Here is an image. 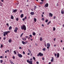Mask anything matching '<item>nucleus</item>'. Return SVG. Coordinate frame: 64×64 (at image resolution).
I'll return each mask as SVG.
<instances>
[{
	"instance_id": "30",
	"label": "nucleus",
	"mask_w": 64,
	"mask_h": 64,
	"mask_svg": "<svg viewBox=\"0 0 64 64\" xmlns=\"http://www.w3.org/2000/svg\"><path fill=\"white\" fill-rule=\"evenodd\" d=\"M33 59L34 60H35V58L34 56H33Z\"/></svg>"
},
{
	"instance_id": "3",
	"label": "nucleus",
	"mask_w": 64,
	"mask_h": 64,
	"mask_svg": "<svg viewBox=\"0 0 64 64\" xmlns=\"http://www.w3.org/2000/svg\"><path fill=\"white\" fill-rule=\"evenodd\" d=\"M9 32V31L5 32H3L4 36H5L6 35H7L8 33Z\"/></svg>"
},
{
	"instance_id": "35",
	"label": "nucleus",
	"mask_w": 64,
	"mask_h": 64,
	"mask_svg": "<svg viewBox=\"0 0 64 64\" xmlns=\"http://www.w3.org/2000/svg\"><path fill=\"white\" fill-rule=\"evenodd\" d=\"M28 51L29 52H30V53H31V51L29 49H28Z\"/></svg>"
},
{
	"instance_id": "10",
	"label": "nucleus",
	"mask_w": 64,
	"mask_h": 64,
	"mask_svg": "<svg viewBox=\"0 0 64 64\" xmlns=\"http://www.w3.org/2000/svg\"><path fill=\"white\" fill-rule=\"evenodd\" d=\"M30 14L32 15H33L34 14V12H30Z\"/></svg>"
},
{
	"instance_id": "23",
	"label": "nucleus",
	"mask_w": 64,
	"mask_h": 64,
	"mask_svg": "<svg viewBox=\"0 0 64 64\" xmlns=\"http://www.w3.org/2000/svg\"><path fill=\"white\" fill-rule=\"evenodd\" d=\"M32 34H33V35L35 36V35H36V34L35 32H33L32 33Z\"/></svg>"
},
{
	"instance_id": "26",
	"label": "nucleus",
	"mask_w": 64,
	"mask_h": 64,
	"mask_svg": "<svg viewBox=\"0 0 64 64\" xmlns=\"http://www.w3.org/2000/svg\"><path fill=\"white\" fill-rule=\"evenodd\" d=\"M39 55L40 56V52L39 54L37 55V56H39Z\"/></svg>"
},
{
	"instance_id": "55",
	"label": "nucleus",
	"mask_w": 64,
	"mask_h": 64,
	"mask_svg": "<svg viewBox=\"0 0 64 64\" xmlns=\"http://www.w3.org/2000/svg\"><path fill=\"white\" fill-rule=\"evenodd\" d=\"M1 1L2 2H3V1H4V0H1Z\"/></svg>"
},
{
	"instance_id": "9",
	"label": "nucleus",
	"mask_w": 64,
	"mask_h": 64,
	"mask_svg": "<svg viewBox=\"0 0 64 64\" xmlns=\"http://www.w3.org/2000/svg\"><path fill=\"white\" fill-rule=\"evenodd\" d=\"M60 54L59 53H58L57 54V57L56 58H58V57H60Z\"/></svg>"
},
{
	"instance_id": "48",
	"label": "nucleus",
	"mask_w": 64,
	"mask_h": 64,
	"mask_svg": "<svg viewBox=\"0 0 64 64\" xmlns=\"http://www.w3.org/2000/svg\"><path fill=\"white\" fill-rule=\"evenodd\" d=\"M6 39V37H4V40H5Z\"/></svg>"
},
{
	"instance_id": "31",
	"label": "nucleus",
	"mask_w": 64,
	"mask_h": 64,
	"mask_svg": "<svg viewBox=\"0 0 64 64\" xmlns=\"http://www.w3.org/2000/svg\"><path fill=\"white\" fill-rule=\"evenodd\" d=\"M42 50L44 51H45L46 49H45V48H43Z\"/></svg>"
},
{
	"instance_id": "36",
	"label": "nucleus",
	"mask_w": 64,
	"mask_h": 64,
	"mask_svg": "<svg viewBox=\"0 0 64 64\" xmlns=\"http://www.w3.org/2000/svg\"><path fill=\"white\" fill-rule=\"evenodd\" d=\"M43 39L42 37H40V41H42Z\"/></svg>"
},
{
	"instance_id": "28",
	"label": "nucleus",
	"mask_w": 64,
	"mask_h": 64,
	"mask_svg": "<svg viewBox=\"0 0 64 64\" xmlns=\"http://www.w3.org/2000/svg\"><path fill=\"white\" fill-rule=\"evenodd\" d=\"M6 25H7V26L8 27L9 26V24L8 23H7L6 24Z\"/></svg>"
},
{
	"instance_id": "2",
	"label": "nucleus",
	"mask_w": 64,
	"mask_h": 64,
	"mask_svg": "<svg viewBox=\"0 0 64 64\" xmlns=\"http://www.w3.org/2000/svg\"><path fill=\"white\" fill-rule=\"evenodd\" d=\"M21 28L22 30H24L25 31L26 30V27L24 25H23L22 26H21Z\"/></svg>"
},
{
	"instance_id": "24",
	"label": "nucleus",
	"mask_w": 64,
	"mask_h": 64,
	"mask_svg": "<svg viewBox=\"0 0 64 64\" xmlns=\"http://www.w3.org/2000/svg\"><path fill=\"white\" fill-rule=\"evenodd\" d=\"M44 54H42V53L40 52V56H43Z\"/></svg>"
},
{
	"instance_id": "6",
	"label": "nucleus",
	"mask_w": 64,
	"mask_h": 64,
	"mask_svg": "<svg viewBox=\"0 0 64 64\" xmlns=\"http://www.w3.org/2000/svg\"><path fill=\"white\" fill-rule=\"evenodd\" d=\"M17 9L14 10H12V13H16V12L17 11Z\"/></svg>"
},
{
	"instance_id": "46",
	"label": "nucleus",
	"mask_w": 64,
	"mask_h": 64,
	"mask_svg": "<svg viewBox=\"0 0 64 64\" xmlns=\"http://www.w3.org/2000/svg\"><path fill=\"white\" fill-rule=\"evenodd\" d=\"M36 63L37 64H39V62H36Z\"/></svg>"
},
{
	"instance_id": "54",
	"label": "nucleus",
	"mask_w": 64,
	"mask_h": 64,
	"mask_svg": "<svg viewBox=\"0 0 64 64\" xmlns=\"http://www.w3.org/2000/svg\"><path fill=\"white\" fill-rule=\"evenodd\" d=\"M43 2H40V4H43Z\"/></svg>"
},
{
	"instance_id": "60",
	"label": "nucleus",
	"mask_w": 64,
	"mask_h": 64,
	"mask_svg": "<svg viewBox=\"0 0 64 64\" xmlns=\"http://www.w3.org/2000/svg\"><path fill=\"white\" fill-rule=\"evenodd\" d=\"M44 0H41V1L42 2H43Z\"/></svg>"
},
{
	"instance_id": "38",
	"label": "nucleus",
	"mask_w": 64,
	"mask_h": 64,
	"mask_svg": "<svg viewBox=\"0 0 64 64\" xmlns=\"http://www.w3.org/2000/svg\"><path fill=\"white\" fill-rule=\"evenodd\" d=\"M2 47H3V44H1L0 46V48H2Z\"/></svg>"
},
{
	"instance_id": "64",
	"label": "nucleus",
	"mask_w": 64,
	"mask_h": 64,
	"mask_svg": "<svg viewBox=\"0 0 64 64\" xmlns=\"http://www.w3.org/2000/svg\"><path fill=\"white\" fill-rule=\"evenodd\" d=\"M28 39H29V40L30 39V37H29L28 38Z\"/></svg>"
},
{
	"instance_id": "42",
	"label": "nucleus",
	"mask_w": 64,
	"mask_h": 64,
	"mask_svg": "<svg viewBox=\"0 0 64 64\" xmlns=\"http://www.w3.org/2000/svg\"><path fill=\"white\" fill-rule=\"evenodd\" d=\"M42 20H43V21H44V18H42Z\"/></svg>"
},
{
	"instance_id": "11",
	"label": "nucleus",
	"mask_w": 64,
	"mask_h": 64,
	"mask_svg": "<svg viewBox=\"0 0 64 64\" xmlns=\"http://www.w3.org/2000/svg\"><path fill=\"white\" fill-rule=\"evenodd\" d=\"M49 16L51 17H52L53 16L52 14L51 13H50L49 14Z\"/></svg>"
},
{
	"instance_id": "51",
	"label": "nucleus",
	"mask_w": 64,
	"mask_h": 64,
	"mask_svg": "<svg viewBox=\"0 0 64 64\" xmlns=\"http://www.w3.org/2000/svg\"><path fill=\"white\" fill-rule=\"evenodd\" d=\"M23 54H25V52L24 51H23Z\"/></svg>"
},
{
	"instance_id": "12",
	"label": "nucleus",
	"mask_w": 64,
	"mask_h": 64,
	"mask_svg": "<svg viewBox=\"0 0 64 64\" xmlns=\"http://www.w3.org/2000/svg\"><path fill=\"white\" fill-rule=\"evenodd\" d=\"M48 6V3H46V4L45 5V7H46Z\"/></svg>"
},
{
	"instance_id": "16",
	"label": "nucleus",
	"mask_w": 64,
	"mask_h": 64,
	"mask_svg": "<svg viewBox=\"0 0 64 64\" xmlns=\"http://www.w3.org/2000/svg\"><path fill=\"white\" fill-rule=\"evenodd\" d=\"M12 42V40H11V39H10L8 40V42L9 43H11Z\"/></svg>"
},
{
	"instance_id": "33",
	"label": "nucleus",
	"mask_w": 64,
	"mask_h": 64,
	"mask_svg": "<svg viewBox=\"0 0 64 64\" xmlns=\"http://www.w3.org/2000/svg\"><path fill=\"white\" fill-rule=\"evenodd\" d=\"M48 19H47L46 20H45V22H48Z\"/></svg>"
},
{
	"instance_id": "34",
	"label": "nucleus",
	"mask_w": 64,
	"mask_h": 64,
	"mask_svg": "<svg viewBox=\"0 0 64 64\" xmlns=\"http://www.w3.org/2000/svg\"><path fill=\"white\" fill-rule=\"evenodd\" d=\"M23 33H22V34H21L20 35V37H21L23 35Z\"/></svg>"
},
{
	"instance_id": "15",
	"label": "nucleus",
	"mask_w": 64,
	"mask_h": 64,
	"mask_svg": "<svg viewBox=\"0 0 64 64\" xmlns=\"http://www.w3.org/2000/svg\"><path fill=\"white\" fill-rule=\"evenodd\" d=\"M10 18L12 19H14V17H13V16L12 15H11Z\"/></svg>"
},
{
	"instance_id": "44",
	"label": "nucleus",
	"mask_w": 64,
	"mask_h": 64,
	"mask_svg": "<svg viewBox=\"0 0 64 64\" xmlns=\"http://www.w3.org/2000/svg\"><path fill=\"white\" fill-rule=\"evenodd\" d=\"M12 58L13 59H15V57H14V56H13Z\"/></svg>"
},
{
	"instance_id": "32",
	"label": "nucleus",
	"mask_w": 64,
	"mask_h": 64,
	"mask_svg": "<svg viewBox=\"0 0 64 64\" xmlns=\"http://www.w3.org/2000/svg\"><path fill=\"white\" fill-rule=\"evenodd\" d=\"M18 18H17L16 19V20L17 21H18Z\"/></svg>"
},
{
	"instance_id": "59",
	"label": "nucleus",
	"mask_w": 64,
	"mask_h": 64,
	"mask_svg": "<svg viewBox=\"0 0 64 64\" xmlns=\"http://www.w3.org/2000/svg\"><path fill=\"white\" fill-rule=\"evenodd\" d=\"M47 48L48 49H49V47L48 46L47 47Z\"/></svg>"
},
{
	"instance_id": "20",
	"label": "nucleus",
	"mask_w": 64,
	"mask_h": 64,
	"mask_svg": "<svg viewBox=\"0 0 64 64\" xmlns=\"http://www.w3.org/2000/svg\"><path fill=\"white\" fill-rule=\"evenodd\" d=\"M51 22V21H50L49 22H48V23L47 24V25H48L49 24H50V23Z\"/></svg>"
},
{
	"instance_id": "43",
	"label": "nucleus",
	"mask_w": 64,
	"mask_h": 64,
	"mask_svg": "<svg viewBox=\"0 0 64 64\" xmlns=\"http://www.w3.org/2000/svg\"><path fill=\"white\" fill-rule=\"evenodd\" d=\"M0 58H3V56H0Z\"/></svg>"
},
{
	"instance_id": "39",
	"label": "nucleus",
	"mask_w": 64,
	"mask_h": 64,
	"mask_svg": "<svg viewBox=\"0 0 64 64\" xmlns=\"http://www.w3.org/2000/svg\"><path fill=\"white\" fill-rule=\"evenodd\" d=\"M30 37H31V38H32V35L30 34Z\"/></svg>"
},
{
	"instance_id": "47",
	"label": "nucleus",
	"mask_w": 64,
	"mask_h": 64,
	"mask_svg": "<svg viewBox=\"0 0 64 64\" xmlns=\"http://www.w3.org/2000/svg\"><path fill=\"white\" fill-rule=\"evenodd\" d=\"M19 49H22V48H21V47L20 46L19 47Z\"/></svg>"
},
{
	"instance_id": "17",
	"label": "nucleus",
	"mask_w": 64,
	"mask_h": 64,
	"mask_svg": "<svg viewBox=\"0 0 64 64\" xmlns=\"http://www.w3.org/2000/svg\"><path fill=\"white\" fill-rule=\"evenodd\" d=\"M53 59H54V58H52V60H51V62H53L54 61Z\"/></svg>"
},
{
	"instance_id": "62",
	"label": "nucleus",
	"mask_w": 64,
	"mask_h": 64,
	"mask_svg": "<svg viewBox=\"0 0 64 64\" xmlns=\"http://www.w3.org/2000/svg\"><path fill=\"white\" fill-rule=\"evenodd\" d=\"M35 45L36 46H37V44L36 43Z\"/></svg>"
},
{
	"instance_id": "52",
	"label": "nucleus",
	"mask_w": 64,
	"mask_h": 64,
	"mask_svg": "<svg viewBox=\"0 0 64 64\" xmlns=\"http://www.w3.org/2000/svg\"><path fill=\"white\" fill-rule=\"evenodd\" d=\"M42 17H44V15L43 14H42Z\"/></svg>"
},
{
	"instance_id": "4",
	"label": "nucleus",
	"mask_w": 64,
	"mask_h": 64,
	"mask_svg": "<svg viewBox=\"0 0 64 64\" xmlns=\"http://www.w3.org/2000/svg\"><path fill=\"white\" fill-rule=\"evenodd\" d=\"M18 30V28H17V27H16L15 29L14 30V32L16 33H17V30Z\"/></svg>"
},
{
	"instance_id": "14",
	"label": "nucleus",
	"mask_w": 64,
	"mask_h": 64,
	"mask_svg": "<svg viewBox=\"0 0 64 64\" xmlns=\"http://www.w3.org/2000/svg\"><path fill=\"white\" fill-rule=\"evenodd\" d=\"M23 16H24V14H21L20 15V17L21 18H23Z\"/></svg>"
},
{
	"instance_id": "40",
	"label": "nucleus",
	"mask_w": 64,
	"mask_h": 64,
	"mask_svg": "<svg viewBox=\"0 0 64 64\" xmlns=\"http://www.w3.org/2000/svg\"><path fill=\"white\" fill-rule=\"evenodd\" d=\"M54 56H56H56H57V54H55Z\"/></svg>"
},
{
	"instance_id": "63",
	"label": "nucleus",
	"mask_w": 64,
	"mask_h": 64,
	"mask_svg": "<svg viewBox=\"0 0 64 64\" xmlns=\"http://www.w3.org/2000/svg\"><path fill=\"white\" fill-rule=\"evenodd\" d=\"M28 55H30V53H28Z\"/></svg>"
},
{
	"instance_id": "21",
	"label": "nucleus",
	"mask_w": 64,
	"mask_h": 64,
	"mask_svg": "<svg viewBox=\"0 0 64 64\" xmlns=\"http://www.w3.org/2000/svg\"><path fill=\"white\" fill-rule=\"evenodd\" d=\"M22 43L23 44H24L25 42H24L23 41H22Z\"/></svg>"
},
{
	"instance_id": "58",
	"label": "nucleus",
	"mask_w": 64,
	"mask_h": 64,
	"mask_svg": "<svg viewBox=\"0 0 64 64\" xmlns=\"http://www.w3.org/2000/svg\"><path fill=\"white\" fill-rule=\"evenodd\" d=\"M42 60H44V58H42Z\"/></svg>"
},
{
	"instance_id": "22",
	"label": "nucleus",
	"mask_w": 64,
	"mask_h": 64,
	"mask_svg": "<svg viewBox=\"0 0 64 64\" xmlns=\"http://www.w3.org/2000/svg\"><path fill=\"white\" fill-rule=\"evenodd\" d=\"M14 54H17V52H15V51H14Z\"/></svg>"
},
{
	"instance_id": "19",
	"label": "nucleus",
	"mask_w": 64,
	"mask_h": 64,
	"mask_svg": "<svg viewBox=\"0 0 64 64\" xmlns=\"http://www.w3.org/2000/svg\"><path fill=\"white\" fill-rule=\"evenodd\" d=\"M34 21L35 22H36V20H37V19L35 18H34Z\"/></svg>"
},
{
	"instance_id": "27",
	"label": "nucleus",
	"mask_w": 64,
	"mask_h": 64,
	"mask_svg": "<svg viewBox=\"0 0 64 64\" xmlns=\"http://www.w3.org/2000/svg\"><path fill=\"white\" fill-rule=\"evenodd\" d=\"M2 5H3V4H2V3L1 2L0 3V6H2Z\"/></svg>"
},
{
	"instance_id": "49",
	"label": "nucleus",
	"mask_w": 64,
	"mask_h": 64,
	"mask_svg": "<svg viewBox=\"0 0 64 64\" xmlns=\"http://www.w3.org/2000/svg\"><path fill=\"white\" fill-rule=\"evenodd\" d=\"M56 16H54V19H56Z\"/></svg>"
},
{
	"instance_id": "7",
	"label": "nucleus",
	"mask_w": 64,
	"mask_h": 64,
	"mask_svg": "<svg viewBox=\"0 0 64 64\" xmlns=\"http://www.w3.org/2000/svg\"><path fill=\"white\" fill-rule=\"evenodd\" d=\"M61 13L62 14H63L64 13V10L62 9L61 11Z\"/></svg>"
},
{
	"instance_id": "29",
	"label": "nucleus",
	"mask_w": 64,
	"mask_h": 64,
	"mask_svg": "<svg viewBox=\"0 0 64 64\" xmlns=\"http://www.w3.org/2000/svg\"><path fill=\"white\" fill-rule=\"evenodd\" d=\"M53 30L54 31V30H55L56 28H55V27H53Z\"/></svg>"
},
{
	"instance_id": "61",
	"label": "nucleus",
	"mask_w": 64,
	"mask_h": 64,
	"mask_svg": "<svg viewBox=\"0 0 64 64\" xmlns=\"http://www.w3.org/2000/svg\"><path fill=\"white\" fill-rule=\"evenodd\" d=\"M10 63H11V64H13V62L11 61V62Z\"/></svg>"
},
{
	"instance_id": "56",
	"label": "nucleus",
	"mask_w": 64,
	"mask_h": 64,
	"mask_svg": "<svg viewBox=\"0 0 64 64\" xmlns=\"http://www.w3.org/2000/svg\"><path fill=\"white\" fill-rule=\"evenodd\" d=\"M26 38H28V36H26Z\"/></svg>"
},
{
	"instance_id": "25",
	"label": "nucleus",
	"mask_w": 64,
	"mask_h": 64,
	"mask_svg": "<svg viewBox=\"0 0 64 64\" xmlns=\"http://www.w3.org/2000/svg\"><path fill=\"white\" fill-rule=\"evenodd\" d=\"M2 62H3V60H0V63H2Z\"/></svg>"
},
{
	"instance_id": "8",
	"label": "nucleus",
	"mask_w": 64,
	"mask_h": 64,
	"mask_svg": "<svg viewBox=\"0 0 64 64\" xmlns=\"http://www.w3.org/2000/svg\"><path fill=\"white\" fill-rule=\"evenodd\" d=\"M47 46H48V47L49 48V47L50 46V43H48L47 44Z\"/></svg>"
},
{
	"instance_id": "18",
	"label": "nucleus",
	"mask_w": 64,
	"mask_h": 64,
	"mask_svg": "<svg viewBox=\"0 0 64 64\" xmlns=\"http://www.w3.org/2000/svg\"><path fill=\"white\" fill-rule=\"evenodd\" d=\"M12 29V27L11 26H10L9 28V30H11Z\"/></svg>"
},
{
	"instance_id": "41",
	"label": "nucleus",
	"mask_w": 64,
	"mask_h": 64,
	"mask_svg": "<svg viewBox=\"0 0 64 64\" xmlns=\"http://www.w3.org/2000/svg\"><path fill=\"white\" fill-rule=\"evenodd\" d=\"M34 8H35V9H36L37 8V6H34Z\"/></svg>"
},
{
	"instance_id": "13",
	"label": "nucleus",
	"mask_w": 64,
	"mask_h": 64,
	"mask_svg": "<svg viewBox=\"0 0 64 64\" xmlns=\"http://www.w3.org/2000/svg\"><path fill=\"white\" fill-rule=\"evenodd\" d=\"M22 39L23 40H24V41H26V38H22Z\"/></svg>"
},
{
	"instance_id": "37",
	"label": "nucleus",
	"mask_w": 64,
	"mask_h": 64,
	"mask_svg": "<svg viewBox=\"0 0 64 64\" xmlns=\"http://www.w3.org/2000/svg\"><path fill=\"white\" fill-rule=\"evenodd\" d=\"M25 19H24V18H22V20L23 21H24L25 20Z\"/></svg>"
},
{
	"instance_id": "57",
	"label": "nucleus",
	"mask_w": 64,
	"mask_h": 64,
	"mask_svg": "<svg viewBox=\"0 0 64 64\" xmlns=\"http://www.w3.org/2000/svg\"><path fill=\"white\" fill-rule=\"evenodd\" d=\"M44 46H46V43H45V44H44Z\"/></svg>"
},
{
	"instance_id": "50",
	"label": "nucleus",
	"mask_w": 64,
	"mask_h": 64,
	"mask_svg": "<svg viewBox=\"0 0 64 64\" xmlns=\"http://www.w3.org/2000/svg\"><path fill=\"white\" fill-rule=\"evenodd\" d=\"M20 12L21 13V12H22V10H20Z\"/></svg>"
},
{
	"instance_id": "53",
	"label": "nucleus",
	"mask_w": 64,
	"mask_h": 64,
	"mask_svg": "<svg viewBox=\"0 0 64 64\" xmlns=\"http://www.w3.org/2000/svg\"><path fill=\"white\" fill-rule=\"evenodd\" d=\"M56 38H54V41H55L56 40Z\"/></svg>"
},
{
	"instance_id": "1",
	"label": "nucleus",
	"mask_w": 64,
	"mask_h": 64,
	"mask_svg": "<svg viewBox=\"0 0 64 64\" xmlns=\"http://www.w3.org/2000/svg\"><path fill=\"white\" fill-rule=\"evenodd\" d=\"M30 61H29V59H28L27 60V62L29 64H32V62H33V58H31L30 59Z\"/></svg>"
},
{
	"instance_id": "5",
	"label": "nucleus",
	"mask_w": 64,
	"mask_h": 64,
	"mask_svg": "<svg viewBox=\"0 0 64 64\" xmlns=\"http://www.w3.org/2000/svg\"><path fill=\"white\" fill-rule=\"evenodd\" d=\"M18 56L20 58H22V55L21 54H18Z\"/></svg>"
},
{
	"instance_id": "45",
	"label": "nucleus",
	"mask_w": 64,
	"mask_h": 64,
	"mask_svg": "<svg viewBox=\"0 0 64 64\" xmlns=\"http://www.w3.org/2000/svg\"><path fill=\"white\" fill-rule=\"evenodd\" d=\"M24 18L25 19V20H26V19H27V17H26V16H25Z\"/></svg>"
}]
</instances>
